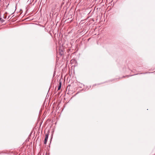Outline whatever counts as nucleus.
I'll return each instance as SVG.
<instances>
[{
  "label": "nucleus",
  "mask_w": 155,
  "mask_h": 155,
  "mask_svg": "<svg viewBox=\"0 0 155 155\" xmlns=\"http://www.w3.org/2000/svg\"><path fill=\"white\" fill-rule=\"evenodd\" d=\"M48 134H47L45 135V138L44 140V144H46L47 143V142L48 139Z\"/></svg>",
  "instance_id": "nucleus-1"
},
{
  "label": "nucleus",
  "mask_w": 155,
  "mask_h": 155,
  "mask_svg": "<svg viewBox=\"0 0 155 155\" xmlns=\"http://www.w3.org/2000/svg\"><path fill=\"white\" fill-rule=\"evenodd\" d=\"M61 82H59V85L58 87V90H59L60 89L61 87Z\"/></svg>",
  "instance_id": "nucleus-2"
}]
</instances>
